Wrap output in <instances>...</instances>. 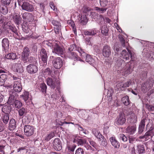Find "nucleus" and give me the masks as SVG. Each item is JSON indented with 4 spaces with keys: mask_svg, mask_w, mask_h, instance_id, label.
<instances>
[{
    "mask_svg": "<svg viewBox=\"0 0 154 154\" xmlns=\"http://www.w3.org/2000/svg\"><path fill=\"white\" fill-rule=\"evenodd\" d=\"M86 61L92 66L96 64L95 59L92 57L90 55L86 54L85 56Z\"/></svg>",
    "mask_w": 154,
    "mask_h": 154,
    "instance_id": "cd10ccee",
    "label": "nucleus"
},
{
    "mask_svg": "<svg viewBox=\"0 0 154 154\" xmlns=\"http://www.w3.org/2000/svg\"><path fill=\"white\" fill-rule=\"evenodd\" d=\"M54 132H51L49 134H48L45 138V140L48 141L51 139L54 136Z\"/></svg>",
    "mask_w": 154,
    "mask_h": 154,
    "instance_id": "49530a36",
    "label": "nucleus"
},
{
    "mask_svg": "<svg viewBox=\"0 0 154 154\" xmlns=\"http://www.w3.org/2000/svg\"><path fill=\"white\" fill-rule=\"evenodd\" d=\"M128 52L129 54L125 50H123L121 53V57L125 60H129V55H130L131 60L132 61L135 58L134 55L132 54L131 51L128 50Z\"/></svg>",
    "mask_w": 154,
    "mask_h": 154,
    "instance_id": "9b49d317",
    "label": "nucleus"
},
{
    "mask_svg": "<svg viewBox=\"0 0 154 154\" xmlns=\"http://www.w3.org/2000/svg\"><path fill=\"white\" fill-rule=\"evenodd\" d=\"M38 56L39 57L41 58L42 61L44 63V65L47 64V61L48 57V52L44 49L42 48L39 50Z\"/></svg>",
    "mask_w": 154,
    "mask_h": 154,
    "instance_id": "6e6552de",
    "label": "nucleus"
},
{
    "mask_svg": "<svg viewBox=\"0 0 154 154\" xmlns=\"http://www.w3.org/2000/svg\"><path fill=\"white\" fill-rule=\"evenodd\" d=\"M113 93V91L112 90H111L110 91H108V92L107 94V97H108V100L109 101H111L112 99V96Z\"/></svg>",
    "mask_w": 154,
    "mask_h": 154,
    "instance_id": "3c124183",
    "label": "nucleus"
},
{
    "mask_svg": "<svg viewBox=\"0 0 154 154\" xmlns=\"http://www.w3.org/2000/svg\"><path fill=\"white\" fill-rule=\"evenodd\" d=\"M69 57L72 59H76L77 60H78V59L79 58L77 56L76 53L74 52H69Z\"/></svg>",
    "mask_w": 154,
    "mask_h": 154,
    "instance_id": "37998d69",
    "label": "nucleus"
},
{
    "mask_svg": "<svg viewBox=\"0 0 154 154\" xmlns=\"http://www.w3.org/2000/svg\"><path fill=\"white\" fill-rule=\"evenodd\" d=\"M146 119H144L141 121L140 124L139 125L138 133L139 134H141L143 131L144 128L145 126V123Z\"/></svg>",
    "mask_w": 154,
    "mask_h": 154,
    "instance_id": "c85d7f7f",
    "label": "nucleus"
},
{
    "mask_svg": "<svg viewBox=\"0 0 154 154\" xmlns=\"http://www.w3.org/2000/svg\"><path fill=\"white\" fill-rule=\"evenodd\" d=\"M101 33L105 36H107L108 34V29L107 27L106 26H103L101 29Z\"/></svg>",
    "mask_w": 154,
    "mask_h": 154,
    "instance_id": "4c0bfd02",
    "label": "nucleus"
},
{
    "mask_svg": "<svg viewBox=\"0 0 154 154\" xmlns=\"http://www.w3.org/2000/svg\"><path fill=\"white\" fill-rule=\"evenodd\" d=\"M77 125L78 126V128L79 130L83 131V132L85 134H87L88 132L87 131L85 130H84L82 127L80 126L79 124H77Z\"/></svg>",
    "mask_w": 154,
    "mask_h": 154,
    "instance_id": "e2e57ef3",
    "label": "nucleus"
},
{
    "mask_svg": "<svg viewBox=\"0 0 154 154\" xmlns=\"http://www.w3.org/2000/svg\"><path fill=\"white\" fill-rule=\"evenodd\" d=\"M147 73L148 71H143L141 72L140 77L142 80H144L147 78Z\"/></svg>",
    "mask_w": 154,
    "mask_h": 154,
    "instance_id": "09e8293b",
    "label": "nucleus"
},
{
    "mask_svg": "<svg viewBox=\"0 0 154 154\" xmlns=\"http://www.w3.org/2000/svg\"><path fill=\"white\" fill-rule=\"evenodd\" d=\"M21 63V61L20 60L17 61V63H15L13 64L11 66V69L14 72L20 73L23 72V69Z\"/></svg>",
    "mask_w": 154,
    "mask_h": 154,
    "instance_id": "0eeeda50",
    "label": "nucleus"
},
{
    "mask_svg": "<svg viewBox=\"0 0 154 154\" xmlns=\"http://www.w3.org/2000/svg\"><path fill=\"white\" fill-rule=\"evenodd\" d=\"M77 51L80 54V55L82 57V58H85V56H86V53H85L83 49L80 47H78L77 48Z\"/></svg>",
    "mask_w": 154,
    "mask_h": 154,
    "instance_id": "a18cd8bd",
    "label": "nucleus"
},
{
    "mask_svg": "<svg viewBox=\"0 0 154 154\" xmlns=\"http://www.w3.org/2000/svg\"><path fill=\"white\" fill-rule=\"evenodd\" d=\"M57 88V89L54 91V92L51 94V97L53 101L54 102H55L58 100L60 96H61L60 91L58 88Z\"/></svg>",
    "mask_w": 154,
    "mask_h": 154,
    "instance_id": "2eb2a0df",
    "label": "nucleus"
},
{
    "mask_svg": "<svg viewBox=\"0 0 154 154\" xmlns=\"http://www.w3.org/2000/svg\"><path fill=\"white\" fill-rule=\"evenodd\" d=\"M2 45L3 47V51L7 53L9 49V42L6 38H3L2 41Z\"/></svg>",
    "mask_w": 154,
    "mask_h": 154,
    "instance_id": "412c9836",
    "label": "nucleus"
},
{
    "mask_svg": "<svg viewBox=\"0 0 154 154\" xmlns=\"http://www.w3.org/2000/svg\"><path fill=\"white\" fill-rule=\"evenodd\" d=\"M9 128L10 130L14 129L16 128V122L13 119H11L10 121Z\"/></svg>",
    "mask_w": 154,
    "mask_h": 154,
    "instance_id": "72a5a7b5",
    "label": "nucleus"
},
{
    "mask_svg": "<svg viewBox=\"0 0 154 154\" xmlns=\"http://www.w3.org/2000/svg\"><path fill=\"white\" fill-rule=\"evenodd\" d=\"M126 119L124 114H120L115 120V123L118 125H122L126 122Z\"/></svg>",
    "mask_w": 154,
    "mask_h": 154,
    "instance_id": "f8f14e48",
    "label": "nucleus"
},
{
    "mask_svg": "<svg viewBox=\"0 0 154 154\" xmlns=\"http://www.w3.org/2000/svg\"><path fill=\"white\" fill-rule=\"evenodd\" d=\"M25 112V109L23 108L20 109L18 111L19 114L20 116H22Z\"/></svg>",
    "mask_w": 154,
    "mask_h": 154,
    "instance_id": "4d7b16f0",
    "label": "nucleus"
},
{
    "mask_svg": "<svg viewBox=\"0 0 154 154\" xmlns=\"http://www.w3.org/2000/svg\"><path fill=\"white\" fill-rule=\"evenodd\" d=\"M102 53L103 55L105 57H108L111 54V48L108 45H105L103 46Z\"/></svg>",
    "mask_w": 154,
    "mask_h": 154,
    "instance_id": "a211bd4d",
    "label": "nucleus"
},
{
    "mask_svg": "<svg viewBox=\"0 0 154 154\" xmlns=\"http://www.w3.org/2000/svg\"><path fill=\"white\" fill-rule=\"evenodd\" d=\"M84 152L82 148H79L76 150L75 154H84Z\"/></svg>",
    "mask_w": 154,
    "mask_h": 154,
    "instance_id": "6e6d98bb",
    "label": "nucleus"
},
{
    "mask_svg": "<svg viewBox=\"0 0 154 154\" xmlns=\"http://www.w3.org/2000/svg\"><path fill=\"white\" fill-rule=\"evenodd\" d=\"M114 60L116 62V68L120 73L124 74H130L132 71L129 63H125L124 61L120 58L118 59L114 58Z\"/></svg>",
    "mask_w": 154,
    "mask_h": 154,
    "instance_id": "f257e3e1",
    "label": "nucleus"
},
{
    "mask_svg": "<svg viewBox=\"0 0 154 154\" xmlns=\"http://www.w3.org/2000/svg\"><path fill=\"white\" fill-rule=\"evenodd\" d=\"M35 128L34 126L29 125H25L24 127V134L27 137L31 136L35 132Z\"/></svg>",
    "mask_w": 154,
    "mask_h": 154,
    "instance_id": "1a4fd4ad",
    "label": "nucleus"
},
{
    "mask_svg": "<svg viewBox=\"0 0 154 154\" xmlns=\"http://www.w3.org/2000/svg\"><path fill=\"white\" fill-rule=\"evenodd\" d=\"M68 23H70L71 24V25L72 27V30L74 32L75 34H76V28L75 26V24H74V22L73 21H72V20H69L68 21Z\"/></svg>",
    "mask_w": 154,
    "mask_h": 154,
    "instance_id": "864d4df0",
    "label": "nucleus"
},
{
    "mask_svg": "<svg viewBox=\"0 0 154 154\" xmlns=\"http://www.w3.org/2000/svg\"><path fill=\"white\" fill-rule=\"evenodd\" d=\"M44 44L50 47L51 49H53V53L58 55H63L65 52V50L63 47L59 46L58 42L54 40L46 41L44 42Z\"/></svg>",
    "mask_w": 154,
    "mask_h": 154,
    "instance_id": "f03ea898",
    "label": "nucleus"
},
{
    "mask_svg": "<svg viewBox=\"0 0 154 154\" xmlns=\"http://www.w3.org/2000/svg\"><path fill=\"white\" fill-rule=\"evenodd\" d=\"M8 29L12 31L15 34L14 35L15 38H17L18 34L16 28L13 26H9Z\"/></svg>",
    "mask_w": 154,
    "mask_h": 154,
    "instance_id": "ea45409f",
    "label": "nucleus"
},
{
    "mask_svg": "<svg viewBox=\"0 0 154 154\" xmlns=\"http://www.w3.org/2000/svg\"><path fill=\"white\" fill-rule=\"evenodd\" d=\"M75 49V45H71L68 48L69 52H71V51H73Z\"/></svg>",
    "mask_w": 154,
    "mask_h": 154,
    "instance_id": "69168bd1",
    "label": "nucleus"
},
{
    "mask_svg": "<svg viewBox=\"0 0 154 154\" xmlns=\"http://www.w3.org/2000/svg\"><path fill=\"white\" fill-rule=\"evenodd\" d=\"M1 2L5 5H8L10 3L11 1L10 0H1Z\"/></svg>",
    "mask_w": 154,
    "mask_h": 154,
    "instance_id": "0e129e2a",
    "label": "nucleus"
},
{
    "mask_svg": "<svg viewBox=\"0 0 154 154\" xmlns=\"http://www.w3.org/2000/svg\"><path fill=\"white\" fill-rule=\"evenodd\" d=\"M146 107L149 111H154V106L147 105H146Z\"/></svg>",
    "mask_w": 154,
    "mask_h": 154,
    "instance_id": "338daca9",
    "label": "nucleus"
},
{
    "mask_svg": "<svg viewBox=\"0 0 154 154\" xmlns=\"http://www.w3.org/2000/svg\"><path fill=\"white\" fill-rule=\"evenodd\" d=\"M46 82L48 86H50L51 88L53 89H54L55 88H58L60 84V82L57 81V85L54 82L52 79L50 78H48L47 79Z\"/></svg>",
    "mask_w": 154,
    "mask_h": 154,
    "instance_id": "aec40b11",
    "label": "nucleus"
},
{
    "mask_svg": "<svg viewBox=\"0 0 154 154\" xmlns=\"http://www.w3.org/2000/svg\"><path fill=\"white\" fill-rule=\"evenodd\" d=\"M17 95L14 92H10V96L8 101V103L10 105H12L14 102L16 108L18 109L20 108L22 106V103L18 100H16V97Z\"/></svg>",
    "mask_w": 154,
    "mask_h": 154,
    "instance_id": "39448f33",
    "label": "nucleus"
},
{
    "mask_svg": "<svg viewBox=\"0 0 154 154\" xmlns=\"http://www.w3.org/2000/svg\"><path fill=\"white\" fill-rule=\"evenodd\" d=\"M11 110V107L9 106L5 105L2 108V111L4 113H10Z\"/></svg>",
    "mask_w": 154,
    "mask_h": 154,
    "instance_id": "f704fd0d",
    "label": "nucleus"
},
{
    "mask_svg": "<svg viewBox=\"0 0 154 154\" xmlns=\"http://www.w3.org/2000/svg\"><path fill=\"white\" fill-rule=\"evenodd\" d=\"M54 67L56 69H59L62 66L63 63L60 57L54 59L52 61Z\"/></svg>",
    "mask_w": 154,
    "mask_h": 154,
    "instance_id": "4468645a",
    "label": "nucleus"
},
{
    "mask_svg": "<svg viewBox=\"0 0 154 154\" xmlns=\"http://www.w3.org/2000/svg\"><path fill=\"white\" fill-rule=\"evenodd\" d=\"M136 129L135 126H128L126 129L127 133L130 134H133L135 131Z\"/></svg>",
    "mask_w": 154,
    "mask_h": 154,
    "instance_id": "2f4dec72",
    "label": "nucleus"
},
{
    "mask_svg": "<svg viewBox=\"0 0 154 154\" xmlns=\"http://www.w3.org/2000/svg\"><path fill=\"white\" fill-rule=\"evenodd\" d=\"M107 9V8H100L97 7H95V10L97 11L100 13H103L106 12Z\"/></svg>",
    "mask_w": 154,
    "mask_h": 154,
    "instance_id": "603ef678",
    "label": "nucleus"
},
{
    "mask_svg": "<svg viewBox=\"0 0 154 154\" xmlns=\"http://www.w3.org/2000/svg\"><path fill=\"white\" fill-rule=\"evenodd\" d=\"M21 6L23 10L31 12L34 10L33 5L27 2H23Z\"/></svg>",
    "mask_w": 154,
    "mask_h": 154,
    "instance_id": "dca6fc26",
    "label": "nucleus"
},
{
    "mask_svg": "<svg viewBox=\"0 0 154 154\" xmlns=\"http://www.w3.org/2000/svg\"><path fill=\"white\" fill-rule=\"evenodd\" d=\"M154 135V127H151L149 130L145 133L144 135L140 136L139 138L146 141L150 138L152 136Z\"/></svg>",
    "mask_w": 154,
    "mask_h": 154,
    "instance_id": "9d476101",
    "label": "nucleus"
},
{
    "mask_svg": "<svg viewBox=\"0 0 154 154\" xmlns=\"http://www.w3.org/2000/svg\"><path fill=\"white\" fill-rule=\"evenodd\" d=\"M119 38L120 42H121L122 45L123 47L125 46V40L122 36L121 35L119 36Z\"/></svg>",
    "mask_w": 154,
    "mask_h": 154,
    "instance_id": "680f3d73",
    "label": "nucleus"
},
{
    "mask_svg": "<svg viewBox=\"0 0 154 154\" xmlns=\"http://www.w3.org/2000/svg\"><path fill=\"white\" fill-rule=\"evenodd\" d=\"M29 54V50L28 48H25L22 52V60L24 63H26L27 59Z\"/></svg>",
    "mask_w": 154,
    "mask_h": 154,
    "instance_id": "b1692460",
    "label": "nucleus"
},
{
    "mask_svg": "<svg viewBox=\"0 0 154 154\" xmlns=\"http://www.w3.org/2000/svg\"><path fill=\"white\" fill-rule=\"evenodd\" d=\"M154 80L152 78H150L149 80L143 83L141 86V90L144 93L149 91L152 87Z\"/></svg>",
    "mask_w": 154,
    "mask_h": 154,
    "instance_id": "423d86ee",
    "label": "nucleus"
},
{
    "mask_svg": "<svg viewBox=\"0 0 154 154\" xmlns=\"http://www.w3.org/2000/svg\"><path fill=\"white\" fill-rule=\"evenodd\" d=\"M137 150L139 154H142L145 152V149L144 146L141 144L137 145Z\"/></svg>",
    "mask_w": 154,
    "mask_h": 154,
    "instance_id": "e433bc0d",
    "label": "nucleus"
},
{
    "mask_svg": "<svg viewBox=\"0 0 154 154\" xmlns=\"http://www.w3.org/2000/svg\"><path fill=\"white\" fill-rule=\"evenodd\" d=\"M12 77L13 78V85H8V87L10 88H11L13 87L14 90L15 92H20L22 88L21 79L14 75H13Z\"/></svg>",
    "mask_w": 154,
    "mask_h": 154,
    "instance_id": "20e7f679",
    "label": "nucleus"
},
{
    "mask_svg": "<svg viewBox=\"0 0 154 154\" xmlns=\"http://www.w3.org/2000/svg\"><path fill=\"white\" fill-rule=\"evenodd\" d=\"M51 71L50 69L48 68H46L44 72V75H51Z\"/></svg>",
    "mask_w": 154,
    "mask_h": 154,
    "instance_id": "5fc2aeb1",
    "label": "nucleus"
},
{
    "mask_svg": "<svg viewBox=\"0 0 154 154\" xmlns=\"http://www.w3.org/2000/svg\"><path fill=\"white\" fill-rule=\"evenodd\" d=\"M12 18L14 23L17 25L20 23L22 20L19 14L17 13H14L12 15Z\"/></svg>",
    "mask_w": 154,
    "mask_h": 154,
    "instance_id": "bb28decb",
    "label": "nucleus"
},
{
    "mask_svg": "<svg viewBox=\"0 0 154 154\" xmlns=\"http://www.w3.org/2000/svg\"><path fill=\"white\" fill-rule=\"evenodd\" d=\"M77 17L78 20L82 25L85 24L88 21V19L87 18L85 15L79 14Z\"/></svg>",
    "mask_w": 154,
    "mask_h": 154,
    "instance_id": "a878e982",
    "label": "nucleus"
},
{
    "mask_svg": "<svg viewBox=\"0 0 154 154\" xmlns=\"http://www.w3.org/2000/svg\"><path fill=\"white\" fill-rule=\"evenodd\" d=\"M97 31L96 29H94L92 30L85 31L84 33L86 35H93L96 34Z\"/></svg>",
    "mask_w": 154,
    "mask_h": 154,
    "instance_id": "c9c22d12",
    "label": "nucleus"
},
{
    "mask_svg": "<svg viewBox=\"0 0 154 154\" xmlns=\"http://www.w3.org/2000/svg\"><path fill=\"white\" fill-rule=\"evenodd\" d=\"M20 96L23 97L26 102H27V100L29 99V93L28 92L25 91L23 93V94L20 95Z\"/></svg>",
    "mask_w": 154,
    "mask_h": 154,
    "instance_id": "a19ab883",
    "label": "nucleus"
},
{
    "mask_svg": "<svg viewBox=\"0 0 154 154\" xmlns=\"http://www.w3.org/2000/svg\"><path fill=\"white\" fill-rule=\"evenodd\" d=\"M22 17L25 21L29 22L32 21L33 19V16L32 14L28 12H25L23 14Z\"/></svg>",
    "mask_w": 154,
    "mask_h": 154,
    "instance_id": "5701e85b",
    "label": "nucleus"
},
{
    "mask_svg": "<svg viewBox=\"0 0 154 154\" xmlns=\"http://www.w3.org/2000/svg\"><path fill=\"white\" fill-rule=\"evenodd\" d=\"M131 81L129 80L127 82L124 83H119L116 85V87L118 89L123 90L125 88L129 87L131 84Z\"/></svg>",
    "mask_w": 154,
    "mask_h": 154,
    "instance_id": "6ab92c4d",
    "label": "nucleus"
},
{
    "mask_svg": "<svg viewBox=\"0 0 154 154\" xmlns=\"http://www.w3.org/2000/svg\"><path fill=\"white\" fill-rule=\"evenodd\" d=\"M122 101L126 106H128L130 104L129 97L127 96H125L123 97L122 99Z\"/></svg>",
    "mask_w": 154,
    "mask_h": 154,
    "instance_id": "58836bf2",
    "label": "nucleus"
},
{
    "mask_svg": "<svg viewBox=\"0 0 154 154\" xmlns=\"http://www.w3.org/2000/svg\"><path fill=\"white\" fill-rule=\"evenodd\" d=\"M7 78V76L5 74H2L0 75V79L3 81L5 82L6 81Z\"/></svg>",
    "mask_w": 154,
    "mask_h": 154,
    "instance_id": "bf43d9fd",
    "label": "nucleus"
},
{
    "mask_svg": "<svg viewBox=\"0 0 154 154\" xmlns=\"http://www.w3.org/2000/svg\"><path fill=\"white\" fill-rule=\"evenodd\" d=\"M53 146L54 149L57 151H60L62 149V146L60 140L58 138H56L53 142Z\"/></svg>",
    "mask_w": 154,
    "mask_h": 154,
    "instance_id": "f3484780",
    "label": "nucleus"
},
{
    "mask_svg": "<svg viewBox=\"0 0 154 154\" xmlns=\"http://www.w3.org/2000/svg\"><path fill=\"white\" fill-rule=\"evenodd\" d=\"M26 70L29 73L33 74L37 72L38 71V67L34 64H30L27 66Z\"/></svg>",
    "mask_w": 154,
    "mask_h": 154,
    "instance_id": "ddd939ff",
    "label": "nucleus"
},
{
    "mask_svg": "<svg viewBox=\"0 0 154 154\" xmlns=\"http://www.w3.org/2000/svg\"><path fill=\"white\" fill-rule=\"evenodd\" d=\"M2 118L4 124H6L9 120V115L8 114L4 113L2 114Z\"/></svg>",
    "mask_w": 154,
    "mask_h": 154,
    "instance_id": "473e14b6",
    "label": "nucleus"
},
{
    "mask_svg": "<svg viewBox=\"0 0 154 154\" xmlns=\"http://www.w3.org/2000/svg\"><path fill=\"white\" fill-rule=\"evenodd\" d=\"M109 141L112 145L115 148H119L120 146L119 143L116 140L114 136H112L109 138Z\"/></svg>",
    "mask_w": 154,
    "mask_h": 154,
    "instance_id": "393cba45",
    "label": "nucleus"
},
{
    "mask_svg": "<svg viewBox=\"0 0 154 154\" xmlns=\"http://www.w3.org/2000/svg\"><path fill=\"white\" fill-rule=\"evenodd\" d=\"M92 133L99 140H103L104 138V136H102L100 132L96 129L92 130Z\"/></svg>",
    "mask_w": 154,
    "mask_h": 154,
    "instance_id": "7c9ffc66",
    "label": "nucleus"
},
{
    "mask_svg": "<svg viewBox=\"0 0 154 154\" xmlns=\"http://www.w3.org/2000/svg\"><path fill=\"white\" fill-rule=\"evenodd\" d=\"M51 22L53 25L56 27L61 26L60 23L59 22L56 21V20H52Z\"/></svg>",
    "mask_w": 154,
    "mask_h": 154,
    "instance_id": "13d9d810",
    "label": "nucleus"
},
{
    "mask_svg": "<svg viewBox=\"0 0 154 154\" xmlns=\"http://www.w3.org/2000/svg\"><path fill=\"white\" fill-rule=\"evenodd\" d=\"M73 142L74 143H76L79 146H84L87 150H89L90 152L94 150L87 143V140L85 139H82L79 137L76 136L75 137Z\"/></svg>",
    "mask_w": 154,
    "mask_h": 154,
    "instance_id": "7ed1b4c3",
    "label": "nucleus"
},
{
    "mask_svg": "<svg viewBox=\"0 0 154 154\" xmlns=\"http://www.w3.org/2000/svg\"><path fill=\"white\" fill-rule=\"evenodd\" d=\"M7 19L3 16H1L0 19V23H5L7 22Z\"/></svg>",
    "mask_w": 154,
    "mask_h": 154,
    "instance_id": "052dcab7",
    "label": "nucleus"
},
{
    "mask_svg": "<svg viewBox=\"0 0 154 154\" xmlns=\"http://www.w3.org/2000/svg\"><path fill=\"white\" fill-rule=\"evenodd\" d=\"M40 88L41 90L43 93H45L46 92L47 87L46 84L44 83H42L40 85Z\"/></svg>",
    "mask_w": 154,
    "mask_h": 154,
    "instance_id": "c03bdc74",
    "label": "nucleus"
},
{
    "mask_svg": "<svg viewBox=\"0 0 154 154\" xmlns=\"http://www.w3.org/2000/svg\"><path fill=\"white\" fill-rule=\"evenodd\" d=\"M0 11L1 13L4 14H6L8 13V12L7 7L5 6H2L0 9Z\"/></svg>",
    "mask_w": 154,
    "mask_h": 154,
    "instance_id": "79ce46f5",
    "label": "nucleus"
},
{
    "mask_svg": "<svg viewBox=\"0 0 154 154\" xmlns=\"http://www.w3.org/2000/svg\"><path fill=\"white\" fill-rule=\"evenodd\" d=\"M129 142L131 143H133L136 140V139L134 137H130L129 138Z\"/></svg>",
    "mask_w": 154,
    "mask_h": 154,
    "instance_id": "774afa93",
    "label": "nucleus"
},
{
    "mask_svg": "<svg viewBox=\"0 0 154 154\" xmlns=\"http://www.w3.org/2000/svg\"><path fill=\"white\" fill-rule=\"evenodd\" d=\"M100 6L102 7H105L108 4V0H99Z\"/></svg>",
    "mask_w": 154,
    "mask_h": 154,
    "instance_id": "8fccbe9b",
    "label": "nucleus"
},
{
    "mask_svg": "<svg viewBox=\"0 0 154 154\" xmlns=\"http://www.w3.org/2000/svg\"><path fill=\"white\" fill-rule=\"evenodd\" d=\"M118 137L120 140H122L124 142H126L128 140L127 137L123 134H119Z\"/></svg>",
    "mask_w": 154,
    "mask_h": 154,
    "instance_id": "de8ad7c7",
    "label": "nucleus"
},
{
    "mask_svg": "<svg viewBox=\"0 0 154 154\" xmlns=\"http://www.w3.org/2000/svg\"><path fill=\"white\" fill-rule=\"evenodd\" d=\"M76 147L75 144H68L66 148V151L69 154H74V151Z\"/></svg>",
    "mask_w": 154,
    "mask_h": 154,
    "instance_id": "4be33fe9",
    "label": "nucleus"
},
{
    "mask_svg": "<svg viewBox=\"0 0 154 154\" xmlns=\"http://www.w3.org/2000/svg\"><path fill=\"white\" fill-rule=\"evenodd\" d=\"M4 57L8 59L14 60L17 59V56L16 53H11L5 54Z\"/></svg>",
    "mask_w": 154,
    "mask_h": 154,
    "instance_id": "c756f323",
    "label": "nucleus"
}]
</instances>
